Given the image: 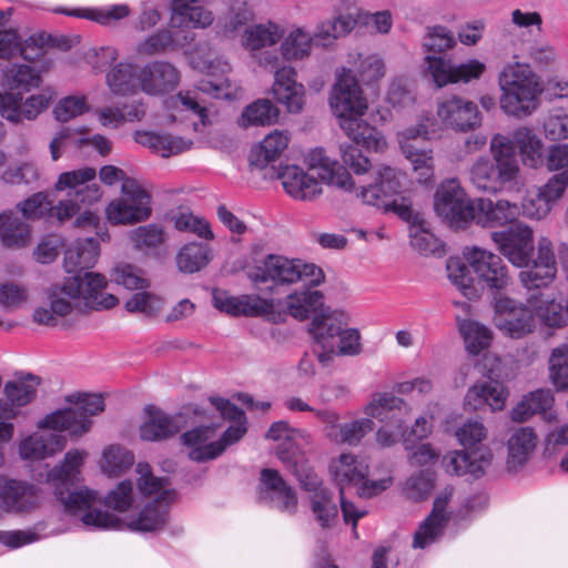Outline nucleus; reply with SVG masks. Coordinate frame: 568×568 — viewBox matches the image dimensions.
<instances>
[{"instance_id": "1", "label": "nucleus", "mask_w": 568, "mask_h": 568, "mask_svg": "<svg viewBox=\"0 0 568 568\" xmlns=\"http://www.w3.org/2000/svg\"><path fill=\"white\" fill-rule=\"evenodd\" d=\"M306 163L310 170H316L322 182L337 187L346 193H355L363 203L383 209L385 212H393L406 222L415 223L412 203L406 197H390L399 193L402 180L405 178L400 171L383 165L376 172V180L366 186L355 187V182L349 172L341 166L338 162L329 159L321 148L312 150L306 155Z\"/></svg>"}, {"instance_id": "2", "label": "nucleus", "mask_w": 568, "mask_h": 568, "mask_svg": "<svg viewBox=\"0 0 568 568\" xmlns=\"http://www.w3.org/2000/svg\"><path fill=\"white\" fill-rule=\"evenodd\" d=\"M105 287L106 280L100 273L87 272L83 276H69L48 291L49 306L37 307L33 321L39 325L55 326L60 318L73 310L112 308L119 300L113 294L104 293Z\"/></svg>"}, {"instance_id": "3", "label": "nucleus", "mask_w": 568, "mask_h": 568, "mask_svg": "<svg viewBox=\"0 0 568 568\" xmlns=\"http://www.w3.org/2000/svg\"><path fill=\"white\" fill-rule=\"evenodd\" d=\"M138 471L141 474L138 481L140 493L146 497L154 495V498L143 507L136 519L125 523L106 510L93 509L81 517L83 525L99 530L128 528L132 531L146 532L162 529L166 524L169 507L175 498V491L166 488V479L154 477L148 464H139Z\"/></svg>"}, {"instance_id": "4", "label": "nucleus", "mask_w": 568, "mask_h": 568, "mask_svg": "<svg viewBox=\"0 0 568 568\" xmlns=\"http://www.w3.org/2000/svg\"><path fill=\"white\" fill-rule=\"evenodd\" d=\"M329 105L333 113L339 119L341 129L349 139L363 143L367 150L375 152L386 148L384 136L362 119L368 103L352 69L342 68L336 72V82L329 95Z\"/></svg>"}, {"instance_id": "5", "label": "nucleus", "mask_w": 568, "mask_h": 568, "mask_svg": "<svg viewBox=\"0 0 568 568\" xmlns=\"http://www.w3.org/2000/svg\"><path fill=\"white\" fill-rule=\"evenodd\" d=\"M351 316L343 308H322L310 323L318 362L327 366L335 356H356L362 352L361 334L349 327Z\"/></svg>"}, {"instance_id": "6", "label": "nucleus", "mask_w": 568, "mask_h": 568, "mask_svg": "<svg viewBox=\"0 0 568 568\" xmlns=\"http://www.w3.org/2000/svg\"><path fill=\"white\" fill-rule=\"evenodd\" d=\"M499 108L508 116L524 119L540 104L544 83L529 63L507 62L498 73Z\"/></svg>"}, {"instance_id": "7", "label": "nucleus", "mask_w": 568, "mask_h": 568, "mask_svg": "<svg viewBox=\"0 0 568 568\" xmlns=\"http://www.w3.org/2000/svg\"><path fill=\"white\" fill-rule=\"evenodd\" d=\"M247 276L261 292L278 293L293 284L318 286L324 281L323 271L314 264L280 254H267L256 260Z\"/></svg>"}, {"instance_id": "8", "label": "nucleus", "mask_w": 568, "mask_h": 568, "mask_svg": "<svg viewBox=\"0 0 568 568\" xmlns=\"http://www.w3.org/2000/svg\"><path fill=\"white\" fill-rule=\"evenodd\" d=\"M493 159L479 158L470 169V181L478 190L497 193L515 182L519 163L508 136L495 134L490 141Z\"/></svg>"}, {"instance_id": "9", "label": "nucleus", "mask_w": 568, "mask_h": 568, "mask_svg": "<svg viewBox=\"0 0 568 568\" xmlns=\"http://www.w3.org/2000/svg\"><path fill=\"white\" fill-rule=\"evenodd\" d=\"M88 453L80 449H71L60 465L47 473L45 483L54 491L57 499L63 505L65 511L72 515L87 514L93 510L92 506L99 499L98 493L89 488L70 490V486L78 479L80 469Z\"/></svg>"}, {"instance_id": "10", "label": "nucleus", "mask_w": 568, "mask_h": 568, "mask_svg": "<svg viewBox=\"0 0 568 568\" xmlns=\"http://www.w3.org/2000/svg\"><path fill=\"white\" fill-rule=\"evenodd\" d=\"M74 407L58 409L38 422L39 428L53 430H67L70 435L82 436L91 428L90 417L104 410V403L101 395L79 394L67 397Z\"/></svg>"}, {"instance_id": "11", "label": "nucleus", "mask_w": 568, "mask_h": 568, "mask_svg": "<svg viewBox=\"0 0 568 568\" xmlns=\"http://www.w3.org/2000/svg\"><path fill=\"white\" fill-rule=\"evenodd\" d=\"M434 210L449 226L464 229L474 220L475 202L467 196L458 179L449 178L436 187Z\"/></svg>"}, {"instance_id": "12", "label": "nucleus", "mask_w": 568, "mask_h": 568, "mask_svg": "<svg viewBox=\"0 0 568 568\" xmlns=\"http://www.w3.org/2000/svg\"><path fill=\"white\" fill-rule=\"evenodd\" d=\"M328 470L339 488L344 521L346 524L352 523L355 527L357 520L365 515V511L357 510L352 503L347 501L344 497V490L347 486L356 487L359 485L369 475V466L353 453H342L331 460Z\"/></svg>"}, {"instance_id": "13", "label": "nucleus", "mask_w": 568, "mask_h": 568, "mask_svg": "<svg viewBox=\"0 0 568 568\" xmlns=\"http://www.w3.org/2000/svg\"><path fill=\"white\" fill-rule=\"evenodd\" d=\"M151 213V196L138 181L121 185V197L111 201L105 209L109 222L115 225L143 222Z\"/></svg>"}, {"instance_id": "14", "label": "nucleus", "mask_w": 568, "mask_h": 568, "mask_svg": "<svg viewBox=\"0 0 568 568\" xmlns=\"http://www.w3.org/2000/svg\"><path fill=\"white\" fill-rule=\"evenodd\" d=\"M493 321L504 335L511 338H521L536 327L531 306L507 296L495 301Z\"/></svg>"}, {"instance_id": "15", "label": "nucleus", "mask_w": 568, "mask_h": 568, "mask_svg": "<svg viewBox=\"0 0 568 568\" xmlns=\"http://www.w3.org/2000/svg\"><path fill=\"white\" fill-rule=\"evenodd\" d=\"M463 254L479 281L489 290L503 291L510 285L511 276L499 255L478 246L465 247Z\"/></svg>"}, {"instance_id": "16", "label": "nucleus", "mask_w": 568, "mask_h": 568, "mask_svg": "<svg viewBox=\"0 0 568 568\" xmlns=\"http://www.w3.org/2000/svg\"><path fill=\"white\" fill-rule=\"evenodd\" d=\"M497 250L515 266L529 265L534 252V232L528 225L518 222L510 227L491 233Z\"/></svg>"}, {"instance_id": "17", "label": "nucleus", "mask_w": 568, "mask_h": 568, "mask_svg": "<svg viewBox=\"0 0 568 568\" xmlns=\"http://www.w3.org/2000/svg\"><path fill=\"white\" fill-rule=\"evenodd\" d=\"M53 99L54 92L50 88L24 100L20 94H0V114L13 124H20L24 120L33 121L48 109Z\"/></svg>"}, {"instance_id": "18", "label": "nucleus", "mask_w": 568, "mask_h": 568, "mask_svg": "<svg viewBox=\"0 0 568 568\" xmlns=\"http://www.w3.org/2000/svg\"><path fill=\"white\" fill-rule=\"evenodd\" d=\"M95 178L97 171L89 166L62 172L54 183V190L64 192L67 196L82 202L83 205H92L103 195L100 185L94 182Z\"/></svg>"}, {"instance_id": "19", "label": "nucleus", "mask_w": 568, "mask_h": 568, "mask_svg": "<svg viewBox=\"0 0 568 568\" xmlns=\"http://www.w3.org/2000/svg\"><path fill=\"white\" fill-rule=\"evenodd\" d=\"M556 258L551 242L547 237L538 241L537 257L532 265L519 273L520 282L528 290L548 286L556 277Z\"/></svg>"}, {"instance_id": "20", "label": "nucleus", "mask_w": 568, "mask_h": 568, "mask_svg": "<svg viewBox=\"0 0 568 568\" xmlns=\"http://www.w3.org/2000/svg\"><path fill=\"white\" fill-rule=\"evenodd\" d=\"M437 115L446 125L459 131L471 130L480 124L477 104L457 95L438 102Z\"/></svg>"}, {"instance_id": "21", "label": "nucleus", "mask_w": 568, "mask_h": 568, "mask_svg": "<svg viewBox=\"0 0 568 568\" xmlns=\"http://www.w3.org/2000/svg\"><path fill=\"white\" fill-rule=\"evenodd\" d=\"M493 453L488 447H477L475 450H454L443 458L445 470L450 475H471L480 477L490 466Z\"/></svg>"}, {"instance_id": "22", "label": "nucleus", "mask_w": 568, "mask_h": 568, "mask_svg": "<svg viewBox=\"0 0 568 568\" xmlns=\"http://www.w3.org/2000/svg\"><path fill=\"white\" fill-rule=\"evenodd\" d=\"M277 178L285 192L296 201L312 202L323 193L321 182L298 165L284 166Z\"/></svg>"}, {"instance_id": "23", "label": "nucleus", "mask_w": 568, "mask_h": 568, "mask_svg": "<svg viewBox=\"0 0 568 568\" xmlns=\"http://www.w3.org/2000/svg\"><path fill=\"white\" fill-rule=\"evenodd\" d=\"M0 73V94L24 95L42 83L41 72L26 63H2Z\"/></svg>"}, {"instance_id": "24", "label": "nucleus", "mask_w": 568, "mask_h": 568, "mask_svg": "<svg viewBox=\"0 0 568 568\" xmlns=\"http://www.w3.org/2000/svg\"><path fill=\"white\" fill-rule=\"evenodd\" d=\"M453 487H446L434 500L433 510L414 535L413 547L425 548L442 535L449 516L446 507L453 496Z\"/></svg>"}, {"instance_id": "25", "label": "nucleus", "mask_w": 568, "mask_h": 568, "mask_svg": "<svg viewBox=\"0 0 568 568\" xmlns=\"http://www.w3.org/2000/svg\"><path fill=\"white\" fill-rule=\"evenodd\" d=\"M258 498L272 503L282 511L293 513L297 506L294 490L275 469L266 468L261 471Z\"/></svg>"}, {"instance_id": "26", "label": "nucleus", "mask_w": 568, "mask_h": 568, "mask_svg": "<svg viewBox=\"0 0 568 568\" xmlns=\"http://www.w3.org/2000/svg\"><path fill=\"white\" fill-rule=\"evenodd\" d=\"M146 414V420L140 426V437L143 440L166 439L187 425L186 416L182 413L169 415L155 407H149Z\"/></svg>"}, {"instance_id": "27", "label": "nucleus", "mask_w": 568, "mask_h": 568, "mask_svg": "<svg viewBox=\"0 0 568 568\" xmlns=\"http://www.w3.org/2000/svg\"><path fill=\"white\" fill-rule=\"evenodd\" d=\"M142 92L161 95L173 91L180 83L178 69L165 61H153L141 68Z\"/></svg>"}, {"instance_id": "28", "label": "nucleus", "mask_w": 568, "mask_h": 568, "mask_svg": "<svg viewBox=\"0 0 568 568\" xmlns=\"http://www.w3.org/2000/svg\"><path fill=\"white\" fill-rule=\"evenodd\" d=\"M42 499L40 488L19 480H8L3 489L0 508L8 513H29L39 507Z\"/></svg>"}, {"instance_id": "29", "label": "nucleus", "mask_w": 568, "mask_h": 568, "mask_svg": "<svg viewBox=\"0 0 568 568\" xmlns=\"http://www.w3.org/2000/svg\"><path fill=\"white\" fill-rule=\"evenodd\" d=\"M295 75L294 69L290 67L280 68L274 74V97L290 113H300L305 104L304 87L296 82Z\"/></svg>"}, {"instance_id": "30", "label": "nucleus", "mask_w": 568, "mask_h": 568, "mask_svg": "<svg viewBox=\"0 0 568 568\" xmlns=\"http://www.w3.org/2000/svg\"><path fill=\"white\" fill-rule=\"evenodd\" d=\"M519 214V207L507 200L493 202L479 199L475 202L474 220L484 227H498L514 223Z\"/></svg>"}, {"instance_id": "31", "label": "nucleus", "mask_w": 568, "mask_h": 568, "mask_svg": "<svg viewBox=\"0 0 568 568\" xmlns=\"http://www.w3.org/2000/svg\"><path fill=\"white\" fill-rule=\"evenodd\" d=\"M507 392L505 386L494 379L483 381L474 384L466 393L465 406L477 410L488 405L493 412L501 410L505 407Z\"/></svg>"}, {"instance_id": "32", "label": "nucleus", "mask_w": 568, "mask_h": 568, "mask_svg": "<svg viewBox=\"0 0 568 568\" xmlns=\"http://www.w3.org/2000/svg\"><path fill=\"white\" fill-rule=\"evenodd\" d=\"M215 435L213 426H200L184 433L182 443L190 448L189 457L194 462L214 459L223 453L222 445L210 442Z\"/></svg>"}, {"instance_id": "33", "label": "nucleus", "mask_w": 568, "mask_h": 568, "mask_svg": "<svg viewBox=\"0 0 568 568\" xmlns=\"http://www.w3.org/2000/svg\"><path fill=\"white\" fill-rule=\"evenodd\" d=\"M65 444L61 434L33 433L20 442L19 455L26 460H42L61 452Z\"/></svg>"}, {"instance_id": "34", "label": "nucleus", "mask_w": 568, "mask_h": 568, "mask_svg": "<svg viewBox=\"0 0 568 568\" xmlns=\"http://www.w3.org/2000/svg\"><path fill=\"white\" fill-rule=\"evenodd\" d=\"M141 67L120 62L112 67L105 77V83L115 97H129L142 91Z\"/></svg>"}, {"instance_id": "35", "label": "nucleus", "mask_w": 568, "mask_h": 568, "mask_svg": "<svg viewBox=\"0 0 568 568\" xmlns=\"http://www.w3.org/2000/svg\"><path fill=\"white\" fill-rule=\"evenodd\" d=\"M133 139L136 143L160 154L162 158H170L185 152L192 148V140L175 136L172 134H159L150 131H135Z\"/></svg>"}, {"instance_id": "36", "label": "nucleus", "mask_w": 568, "mask_h": 568, "mask_svg": "<svg viewBox=\"0 0 568 568\" xmlns=\"http://www.w3.org/2000/svg\"><path fill=\"white\" fill-rule=\"evenodd\" d=\"M280 459L296 476L302 488L310 491L311 495L320 491V489H326L323 487L321 478L310 466L304 449H294L293 452L283 448L280 450Z\"/></svg>"}, {"instance_id": "37", "label": "nucleus", "mask_w": 568, "mask_h": 568, "mask_svg": "<svg viewBox=\"0 0 568 568\" xmlns=\"http://www.w3.org/2000/svg\"><path fill=\"white\" fill-rule=\"evenodd\" d=\"M291 140L286 130H273L257 145L252 148L250 153L251 165L263 169L271 162L276 161L287 149Z\"/></svg>"}, {"instance_id": "38", "label": "nucleus", "mask_w": 568, "mask_h": 568, "mask_svg": "<svg viewBox=\"0 0 568 568\" xmlns=\"http://www.w3.org/2000/svg\"><path fill=\"white\" fill-rule=\"evenodd\" d=\"M509 140L514 151L518 149L524 165L531 169L542 165L545 160L544 142L530 128H518Z\"/></svg>"}, {"instance_id": "39", "label": "nucleus", "mask_w": 568, "mask_h": 568, "mask_svg": "<svg viewBox=\"0 0 568 568\" xmlns=\"http://www.w3.org/2000/svg\"><path fill=\"white\" fill-rule=\"evenodd\" d=\"M99 254V242L94 237L79 239L65 250L64 268L68 273H77L93 267Z\"/></svg>"}, {"instance_id": "40", "label": "nucleus", "mask_w": 568, "mask_h": 568, "mask_svg": "<svg viewBox=\"0 0 568 568\" xmlns=\"http://www.w3.org/2000/svg\"><path fill=\"white\" fill-rule=\"evenodd\" d=\"M0 241L8 248H23L30 244L31 230L13 211L0 213Z\"/></svg>"}, {"instance_id": "41", "label": "nucleus", "mask_w": 568, "mask_h": 568, "mask_svg": "<svg viewBox=\"0 0 568 568\" xmlns=\"http://www.w3.org/2000/svg\"><path fill=\"white\" fill-rule=\"evenodd\" d=\"M314 287L301 284V290H295L286 295L284 304L292 317L300 321L306 320L323 306V294Z\"/></svg>"}, {"instance_id": "42", "label": "nucleus", "mask_w": 568, "mask_h": 568, "mask_svg": "<svg viewBox=\"0 0 568 568\" xmlns=\"http://www.w3.org/2000/svg\"><path fill=\"white\" fill-rule=\"evenodd\" d=\"M529 305L532 313L545 326L551 328L564 327L568 323V304L562 305L549 295L541 294L539 297L531 296Z\"/></svg>"}, {"instance_id": "43", "label": "nucleus", "mask_w": 568, "mask_h": 568, "mask_svg": "<svg viewBox=\"0 0 568 568\" xmlns=\"http://www.w3.org/2000/svg\"><path fill=\"white\" fill-rule=\"evenodd\" d=\"M537 445V435L530 427L516 429L508 439V465L513 468L523 466Z\"/></svg>"}, {"instance_id": "44", "label": "nucleus", "mask_w": 568, "mask_h": 568, "mask_svg": "<svg viewBox=\"0 0 568 568\" xmlns=\"http://www.w3.org/2000/svg\"><path fill=\"white\" fill-rule=\"evenodd\" d=\"M266 438L281 442L276 453L280 457V450L286 448L288 450L305 449L311 444V436L304 430L291 427L286 422L280 420L273 423L266 433Z\"/></svg>"}, {"instance_id": "45", "label": "nucleus", "mask_w": 568, "mask_h": 568, "mask_svg": "<svg viewBox=\"0 0 568 568\" xmlns=\"http://www.w3.org/2000/svg\"><path fill=\"white\" fill-rule=\"evenodd\" d=\"M211 258V248L206 244L191 242L180 248L175 262L180 272L192 274L204 268Z\"/></svg>"}, {"instance_id": "46", "label": "nucleus", "mask_w": 568, "mask_h": 568, "mask_svg": "<svg viewBox=\"0 0 568 568\" xmlns=\"http://www.w3.org/2000/svg\"><path fill=\"white\" fill-rule=\"evenodd\" d=\"M283 37V30L273 22L255 24L246 28L242 34V45L251 51L275 44Z\"/></svg>"}, {"instance_id": "47", "label": "nucleus", "mask_w": 568, "mask_h": 568, "mask_svg": "<svg viewBox=\"0 0 568 568\" xmlns=\"http://www.w3.org/2000/svg\"><path fill=\"white\" fill-rule=\"evenodd\" d=\"M375 423L371 418H358L344 424L338 428L332 429L328 439L336 444H345L352 447L358 446L363 438L373 432Z\"/></svg>"}, {"instance_id": "48", "label": "nucleus", "mask_w": 568, "mask_h": 568, "mask_svg": "<svg viewBox=\"0 0 568 568\" xmlns=\"http://www.w3.org/2000/svg\"><path fill=\"white\" fill-rule=\"evenodd\" d=\"M278 115V109L270 100L260 99L243 110L237 123L241 128L265 126L275 123Z\"/></svg>"}, {"instance_id": "49", "label": "nucleus", "mask_w": 568, "mask_h": 568, "mask_svg": "<svg viewBox=\"0 0 568 568\" xmlns=\"http://www.w3.org/2000/svg\"><path fill=\"white\" fill-rule=\"evenodd\" d=\"M41 378L37 375L26 374L14 381L6 383L3 393L17 407L28 405L37 395Z\"/></svg>"}, {"instance_id": "50", "label": "nucleus", "mask_w": 568, "mask_h": 568, "mask_svg": "<svg viewBox=\"0 0 568 568\" xmlns=\"http://www.w3.org/2000/svg\"><path fill=\"white\" fill-rule=\"evenodd\" d=\"M412 166L417 182L432 184L435 180V160L433 151L424 148H413L402 151Z\"/></svg>"}, {"instance_id": "51", "label": "nucleus", "mask_w": 568, "mask_h": 568, "mask_svg": "<svg viewBox=\"0 0 568 568\" xmlns=\"http://www.w3.org/2000/svg\"><path fill=\"white\" fill-rule=\"evenodd\" d=\"M407 403L403 398L395 396L393 393L379 392L372 395L363 410L367 416L366 418H376L384 422L389 413L407 410Z\"/></svg>"}, {"instance_id": "52", "label": "nucleus", "mask_w": 568, "mask_h": 568, "mask_svg": "<svg viewBox=\"0 0 568 568\" xmlns=\"http://www.w3.org/2000/svg\"><path fill=\"white\" fill-rule=\"evenodd\" d=\"M310 505L315 520L322 528H332L336 524L338 508L328 489H320L310 495Z\"/></svg>"}, {"instance_id": "53", "label": "nucleus", "mask_w": 568, "mask_h": 568, "mask_svg": "<svg viewBox=\"0 0 568 568\" xmlns=\"http://www.w3.org/2000/svg\"><path fill=\"white\" fill-rule=\"evenodd\" d=\"M134 463L133 454L120 445L104 448L101 458V470L109 477H118L125 473Z\"/></svg>"}, {"instance_id": "54", "label": "nucleus", "mask_w": 568, "mask_h": 568, "mask_svg": "<svg viewBox=\"0 0 568 568\" xmlns=\"http://www.w3.org/2000/svg\"><path fill=\"white\" fill-rule=\"evenodd\" d=\"M253 19V11L246 3L234 4L226 14L219 18L215 26L216 33L223 38L235 37L239 30Z\"/></svg>"}, {"instance_id": "55", "label": "nucleus", "mask_w": 568, "mask_h": 568, "mask_svg": "<svg viewBox=\"0 0 568 568\" xmlns=\"http://www.w3.org/2000/svg\"><path fill=\"white\" fill-rule=\"evenodd\" d=\"M164 307V300L152 292L142 290L134 293L124 303V308L132 314H138L145 318L156 317Z\"/></svg>"}, {"instance_id": "56", "label": "nucleus", "mask_w": 568, "mask_h": 568, "mask_svg": "<svg viewBox=\"0 0 568 568\" xmlns=\"http://www.w3.org/2000/svg\"><path fill=\"white\" fill-rule=\"evenodd\" d=\"M132 246L142 252L158 248L166 241L164 229L155 223L138 226L128 232Z\"/></svg>"}, {"instance_id": "57", "label": "nucleus", "mask_w": 568, "mask_h": 568, "mask_svg": "<svg viewBox=\"0 0 568 568\" xmlns=\"http://www.w3.org/2000/svg\"><path fill=\"white\" fill-rule=\"evenodd\" d=\"M548 376L556 390L568 389V343L551 349L548 359Z\"/></svg>"}, {"instance_id": "58", "label": "nucleus", "mask_w": 568, "mask_h": 568, "mask_svg": "<svg viewBox=\"0 0 568 568\" xmlns=\"http://www.w3.org/2000/svg\"><path fill=\"white\" fill-rule=\"evenodd\" d=\"M469 264L459 257H450L447 261L446 270L450 283L469 300L477 297L478 293L474 285V277Z\"/></svg>"}, {"instance_id": "59", "label": "nucleus", "mask_w": 568, "mask_h": 568, "mask_svg": "<svg viewBox=\"0 0 568 568\" xmlns=\"http://www.w3.org/2000/svg\"><path fill=\"white\" fill-rule=\"evenodd\" d=\"M55 12L64 13L67 16L85 18L95 21L103 26H110L113 22L126 18L131 10L126 4H113L103 9H88V10H65L57 9Z\"/></svg>"}, {"instance_id": "60", "label": "nucleus", "mask_w": 568, "mask_h": 568, "mask_svg": "<svg viewBox=\"0 0 568 568\" xmlns=\"http://www.w3.org/2000/svg\"><path fill=\"white\" fill-rule=\"evenodd\" d=\"M459 332L464 337L467 351L474 355L486 349L493 339L491 331L488 327L471 320L462 321Z\"/></svg>"}, {"instance_id": "61", "label": "nucleus", "mask_w": 568, "mask_h": 568, "mask_svg": "<svg viewBox=\"0 0 568 568\" xmlns=\"http://www.w3.org/2000/svg\"><path fill=\"white\" fill-rule=\"evenodd\" d=\"M314 36L302 28L293 29L281 44V51L286 60H300L310 55Z\"/></svg>"}, {"instance_id": "62", "label": "nucleus", "mask_w": 568, "mask_h": 568, "mask_svg": "<svg viewBox=\"0 0 568 568\" xmlns=\"http://www.w3.org/2000/svg\"><path fill=\"white\" fill-rule=\"evenodd\" d=\"M197 90L215 99L234 100L241 95V87L230 78L207 75L197 84Z\"/></svg>"}, {"instance_id": "63", "label": "nucleus", "mask_w": 568, "mask_h": 568, "mask_svg": "<svg viewBox=\"0 0 568 568\" xmlns=\"http://www.w3.org/2000/svg\"><path fill=\"white\" fill-rule=\"evenodd\" d=\"M113 280L116 284L124 286L131 291H142L150 287V280L145 276V273L140 267L129 264L121 263L113 268Z\"/></svg>"}, {"instance_id": "64", "label": "nucleus", "mask_w": 568, "mask_h": 568, "mask_svg": "<svg viewBox=\"0 0 568 568\" xmlns=\"http://www.w3.org/2000/svg\"><path fill=\"white\" fill-rule=\"evenodd\" d=\"M352 63L356 72L364 83H372L381 80L386 73L384 60L377 54L363 57L357 53L356 57L351 55Z\"/></svg>"}]
</instances>
